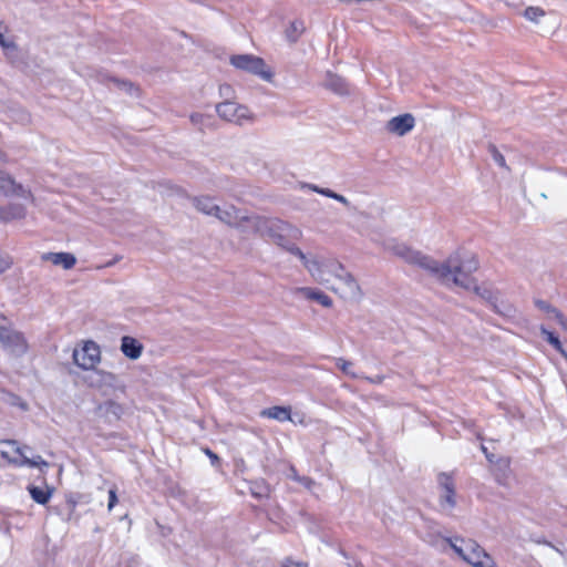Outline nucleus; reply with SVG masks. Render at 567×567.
<instances>
[{"mask_svg":"<svg viewBox=\"0 0 567 567\" xmlns=\"http://www.w3.org/2000/svg\"><path fill=\"white\" fill-rule=\"evenodd\" d=\"M392 251L406 262L424 269L432 277L446 286L454 285L461 288H470L471 279L468 275L478 269V260L472 254H461L456 251L450 255L445 261L440 262L404 244L394 245Z\"/></svg>","mask_w":567,"mask_h":567,"instance_id":"obj_1","label":"nucleus"},{"mask_svg":"<svg viewBox=\"0 0 567 567\" xmlns=\"http://www.w3.org/2000/svg\"><path fill=\"white\" fill-rule=\"evenodd\" d=\"M249 234H257L279 247H286L287 239L298 240L302 236L299 228L287 221L256 215L250 218Z\"/></svg>","mask_w":567,"mask_h":567,"instance_id":"obj_2","label":"nucleus"},{"mask_svg":"<svg viewBox=\"0 0 567 567\" xmlns=\"http://www.w3.org/2000/svg\"><path fill=\"white\" fill-rule=\"evenodd\" d=\"M0 456L2 460L16 466H29V467H48L49 463L44 461L40 455L28 457L25 451L29 450L27 446L20 447L17 441L7 440L0 442Z\"/></svg>","mask_w":567,"mask_h":567,"instance_id":"obj_3","label":"nucleus"},{"mask_svg":"<svg viewBox=\"0 0 567 567\" xmlns=\"http://www.w3.org/2000/svg\"><path fill=\"white\" fill-rule=\"evenodd\" d=\"M230 64L238 70L258 75L264 80H270L271 72L267 69L265 61L252 54H237L230 56Z\"/></svg>","mask_w":567,"mask_h":567,"instance_id":"obj_4","label":"nucleus"},{"mask_svg":"<svg viewBox=\"0 0 567 567\" xmlns=\"http://www.w3.org/2000/svg\"><path fill=\"white\" fill-rule=\"evenodd\" d=\"M215 217L226 225L239 229L244 234H249L250 218H252V215H246L233 205L219 206V212L216 213Z\"/></svg>","mask_w":567,"mask_h":567,"instance_id":"obj_5","label":"nucleus"},{"mask_svg":"<svg viewBox=\"0 0 567 567\" xmlns=\"http://www.w3.org/2000/svg\"><path fill=\"white\" fill-rule=\"evenodd\" d=\"M437 485L441 491L439 503L442 511L451 513L456 506V488L452 474L442 472L437 475Z\"/></svg>","mask_w":567,"mask_h":567,"instance_id":"obj_6","label":"nucleus"},{"mask_svg":"<svg viewBox=\"0 0 567 567\" xmlns=\"http://www.w3.org/2000/svg\"><path fill=\"white\" fill-rule=\"evenodd\" d=\"M472 274L471 272L468 275L470 279H471V287L470 288H464L465 290H471L473 289L474 292L480 297L482 298L483 300L487 301L493 310L499 315H509L511 311H512V307L509 305H504L502 302V305L499 306L497 302H498V292L494 290V288L491 286V285H487V284H483L481 286L476 285L475 281H474V278L472 277Z\"/></svg>","mask_w":567,"mask_h":567,"instance_id":"obj_7","label":"nucleus"},{"mask_svg":"<svg viewBox=\"0 0 567 567\" xmlns=\"http://www.w3.org/2000/svg\"><path fill=\"white\" fill-rule=\"evenodd\" d=\"M100 347L94 341H86L81 349L73 350L74 363L83 369L91 370L100 362Z\"/></svg>","mask_w":567,"mask_h":567,"instance_id":"obj_8","label":"nucleus"},{"mask_svg":"<svg viewBox=\"0 0 567 567\" xmlns=\"http://www.w3.org/2000/svg\"><path fill=\"white\" fill-rule=\"evenodd\" d=\"M216 112L221 118L239 125H241L245 120L250 117L249 111L246 106L231 101H225L217 104Z\"/></svg>","mask_w":567,"mask_h":567,"instance_id":"obj_9","label":"nucleus"},{"mask_svg":"<svg viewBox=\"0 0 567 567\" xmlns=\"http://www.w3.org/2000/svg\"><path fill=\"white\" fill-rule=\"evenodd\" d=\"M316 262V271L310 276L321 285H328L333 277V272L342 270V264L333 259L319 260L313 258Z\"/></svg>","mask_w":567,"mask_h":567,"instance_id":"obj_10","label":"nucleus"},{"mask_svg":"<svg viewBox=\"0 0 567 567\" xmlns=\"http://www.w3.org/2000/svg\"><path fill=\"white\" fill-rule=\"evenodd\" d=\"M415 126V118L412 114L405 113L392 117L386 123V131L398 136H404Z\"/></svg>","mask_w":567,"mask_h":567,"instance_id":"obj_11","label":"nucleus"},{"mask_svg":"<svg viewBox=\"0 0 567 567\" xmlns=\"http://www.w3.org/2000/svg\"><path fill=\"white\" fill-rule=\"evenodd\" d=\"M0 190L4 195H12L27 198L30 196V192L24 189L21 184H17L9 175L0 172Z\"/></svg>","mask_w":567,"mask_h":567,"instance_id":"obj_12","label":"nucleus"},{"mask_svg":"<svg viewBox=\"0 0 567 567\" xmlns=\"http://www.w3.org/2000/svg\"><path fill=\"white\" fill-rule=\"evenodd\" d=\"M92 372L86 377V382L92 388L113 386L116 382L115 374L103 370L91 369Z\"/></svg>","mask_w":567,"mask_h":567,"instance_id":"obj_13","label":"nucleus"},{"mask_svg":"<svg viewBox=\"0 0 567 567\" xmlns=\"http://www.w3.org/2000/svg\"><path fill=\"white\" fill-rule=\"evenodd\" d=\"M323 86L339 95H348L350 93L347 81L330 71L326 73Z\"/></svg>","mask_w":567,"mask_h":567,"instance_id":"obj_14","label":"nucleus"},{"mask_svg":"<svg viewBox=\"0 0 567 567\" xmlns=\"http://www.w3.org/2000/svg\"><path fill=\"white\" fill-rule=\"evenodd\" d=\"M42 260L51 261L55 266H62L63 269H71L76 262V258L71 252H45Z\"/></svg>","mask_w":567,"mask_h":567,"instance_id":"obj_15","label":"nucleus"},{"mask_svg":"<svg viewBox=\"0 0 567 567\" xmlns=\"http://www.w3.org/2000/svg\"><path fill=\"white\" fill-rule=\"evenodd\" d=\"M2 344L17 355L23 354L28 349L23 334L13 330L9 332L8 339Z\"/></svg>","mask_w":567,"mask_h":567,"instance_id":"obj_16","label":"nucleus"},{"mask_svg":"<svg viewBox=\"0 0 567 567\" xmlns=\"http://www.w3.org/2000/svg\"><path fill=\"white\" fill-rule=\"evenodd\" d=\"M121 350L128 359L136 360L142 354L143 344L133 337L124 336L121 340Z\"/></svg>","mask_w":567,"mask_h":567,"instance_id":"obj_17","label":"nucleus"},{"mask_svg":"<svg viewBox=\"0 0 567 567\" xmlns=\"http://www.w3.org/2000/svg\"><path fill=\"white\" fill-rule=\"evenodd\" d=\"M297 293L302 295L305 298L309 300L317 301L321 306L329 308L332 306V299L322 292L321 290L309 288V287H300L297 288Z\"/></svg>","mask_w":567,"mask_h":567,"instance_id":"obj_18","label":"nucleus"},{"mask_svg":"<svg viewBox=\"0 0 567 567\" xmlns=\"http://www.w3.org/2000/svg\"><path fill=\"white\" fill-rule=\"evenodd\" d=\"M25 217V207L21 204H10L6 207H0V220L8 223L16 219Z\"/></svg>","mask_w":567,"mask_h":567,"instance_id":"obj_19","label":"nucleus"},{"mask_svg":"<svg viewBox=\"0 0 567 567\" xmlns=\"http://www.w3.org/2000/svg\"><path fill=\"white\" fill-rule=\"evenodd\" d=\"M449 543L453 550L465 561L466 558H468L474 551L478 550V548L481 547V545L473 539H461V545H457L452 539H449Z\"/></svg>","mask_w":567,"mask_h":567,"instance_id":"obj_20","label":"nucleus"},{"mask_svg":"<svg viewBox=\"0 0 567 567\" xmlns=\"http://www.w3.org/2000/svg\"><path fill=\"white\" fill-rule=\"evenodd\" d=\"M192 200L196 209L205 215L216 216V213L219 212V206L214 203L212 197L198 196L193 197Z\"/></svg>","mask_w":567,"mask_h":567,"instance_id":"obj_21","label":"nucleus"},{"mask_svg":"<svg viewBox=\"0 0 567 567\" xmlns=\"http://www.w3.org/2000/svg\"><path fill=\"white\" fill-rule=\"evenodd\" d=\"M466 561L473 567H497L494 559L481 546L478 550L474 551Z\"/></svg>","mask_w":567,"mask_h":567,"instance_id":"obj_22","label":"nucleus"},{"mask_svg":"<svg viewBox=\"0 0 567 567\" xmlns=\"http://www.w3.org/2000/svg\"><path fill=\"white\" fill-rule=\"evenodd\" d=\"M27 489L31 498L40 505H45L50 501L53 493V488L49 487L48 485H44L43 487L29 485Z\"/></svg>","mask_w":567,"mask_h":567,"instance_id":"obj_23","label":"nucleus"},{"mask_svg":"<svg viewBox=\"0 0 567 567\" xmlns=\"http://www.w3.org/2000/svg\"><path fill=\"white\" fill-rule=\"evenodd\" d=\"M343 286V293L351 298H358L361 296V289L354 277L347 271L346 276H342L338 280Z\"/></svg>","mask_w":567,"mask_h":567,"instance_id":"obj_24","label":"nucleus"},{"mask_svg":"<svg viewBox=\"0 0 567 567\" xmlns=\"http://www.w3.org/2000/svg\"><path fill=\"white\" fill-rule=\"evenodd\" d=\"M260 416L267 419H274L279 422L290 421L291 420V411L286 406H271L268 409H264L260 412Z\"/></svg>","mask_w":567,"mask_h":567,"instance_id":"obj_25","label":"nucleus"},{"mask_svg":"<svg viewBox=\"0 0 567 567\" xmlns=\"http://www.w3.org/2000/svg\"><path fill=\"white\" fill-rule=\"evenodd\" d=\"M282 248L289 251L290 254L297 256L301 260L302 265L305 266L309 274H313L316 271L317 268L313 258H308L307 255L303 254V251L299 247H297L293 244H289V239H287L286 241V247Z\"/></svg>","mask_w":567,"mask_h":567,"instance_id":"obj_26","label":"nucleus"},{"mask_svg":"<svg viewBox=\"0 0 567 567\" xmlns=\"http://www.w3.org/2000/svg\"><path fill=\"white\" fill-rule=\"evenodd\" d=\"M535 306L543 312H545L548 318L555 319L556 317H560V311L553 307L549 302L545 300L537 299L535 300Z\"/></svg>","mask_w":567,"mask_h":567,"instance_id":"obj_27","label":"nucleus"},{"mask_svg":"<svg viewBox=\"0 0 567 567\" xmlns=\"http://www.w3.org/2000/svg\"><path fill=\"white\" fill-rule=\"evenodd\" d=\"M540 334L544 337V339L553 346L556 350H560L561 342L559 338L548 329H546L544 326L540 327Z\"/></svg>","mask_w":567,"mask_h":567,"instance_id":"obj_28","label":"nucleus"},{"mask_svg":"<svg viewBox=\"0 0 567 567\" xmlns=\"http://www.w3.org/2000/svg\"><path fill=\"white\" fill-rule=\"evenodd\" d=\"M487 151L489 153V155L492 156L493 161L501 167L503 168H507V165H506V162H505V157L504 155L498 151V148L496 147V145L489 143L488 146H487Z\"/></svg>","mask_w":567,"mask_h":567,"instance_id":"obj_29","label":"nucleus"},{"mask_svg":"<svg viewBox=\"0 0 567 567\" xmlns=\"http://www.w3.org/2000/svg\"><path fill=\"white\" fill-rule=\"evenodd\" d=\"M523 14L527 20L538 22V19L545 16V11L539 7H527Z\"/></svg>","mask_w":567,"mask_h":567,"instance_id":"obj_30","label":"nucleus"},{"mask_svg":"<svg viewBox=\"0 0 567 567\" xmlns=\"http://www.w3.org/2000/svg\"><path fill=\"white\" fill-rule=\"evenodd\" d=\"M105 410H106V413L113 414L116 419H120V416L123 412V408L118 403L113 402V401H109L106 403Z\"/></svg>","mask_w":567,"mask_h":567,"instance_id":"obj_31","label":"nucleus"},{"mask_svg":"<svg viewBox=\"0 0 567 567\" xmlns=\"http://www.w3.org/2000/svg\"><path fill=\"white\" fill-rule=\"evenodd\" d=\"M337 367L346 374L351 375L352 378H357V375L351 372L350 368L352 367V362L347 361L342 358L337 359Z\"/></svg>","mask_w":567,"mask_h":567,"instance_id":"obj_32","label":"nucleus"},{"mask_svg":"<svg viewBox=\"0 0 567 567\" xmlns=\"http://www.w3.org/2000/svg\"><path fill=\"white\" fill-rule=\"evenodd\" d=\"M118 89L121 90H124L128 93H133V91L137 92V87L134 86L133 83L128 82V81H121V80H117V79H112L111 80Z\"/></svg>","mask_w":567,"mask_h":567,"instance_id":"obj_33","label":"nucleus"},{"mask_svg":"<svg viewBox=\"0 0 567 567\" xmlns=\"http://www.w3.org/2000/svg\"><path fill=\"white\" fill-rule=\"evenodd\" d=\"M251 494L254 497L261 499L267 497L269 494V488L265 484L257 485L255 488H251Z\"/></svg>","mask_w":567,"mask_h":567,"instance_id":"obj_34","label":"nucleus"},{"mask_svg":"<svg viewBox=\"0 0 567 567\" xmlns=\"http://www.w3.org/2000/svg\"><path fill=\"white\" fill-rule=\"evenodd\" d=\"M12 264V258L9 255L0 254V275L7 271Z\"/></svg>","mask_w":567,"mask_h":567,"instance_id":"obj_35","label":"nucleus"},{"mask_svg":"<svg viewBox=\"0 0 567 567\" xmlns=\"http://www.w3.org/2000/svg\"><path fill=\"white\" fill-rule=\"evenodd\" d=\"M2 28H3V25L0 23V45L4 50H16L17 47H16L14 42L4 38Z\"/></svg>","mask_w":567,"mask_h":567,"instance_id":"obj_36","label":"nucleus"},{"mask_svg":"<svg viewBox=\"0 0 567 567\" xmlns=\"http://www.w3.org/2000/svg\"><path fill=\"white\" fill-rule=\"evenodd\" d=\"M116 503H117L116 489L111 488L109 491V504H107L109 511H111L116 505Z\"/></svg>","mask_w":567,"mask_h":567,"instance_id":"obj_37","label":"nucleus"},{"mask_svg":"<svg viewBox=\"0 0 567 567\" xmlns=\"http://www.w3.org/2000/svg\"><path fill=\"white\" fill-rule=\"evenodd\" d=\"M296 481L301 483L302 485H305L308 488H310L311 485L315 483L310 477H307V476L296 477Z\"/></svg>","mask_w":567,"mask_h":567,"instance_id":"obj_38","label":"nucleus"},{"mask_svg":"<svg viewBox=\"0 0 567 567\" xmlns=\"http://www.w3.org/2000/svg\"><path fill=\"white\" fill-rule=\"evenodd\" d=\"M204 118H205V116L203 114H199V113H195V114L190 115V121L195 125L202 124Z\"/></svg>","mask_w":567,"mask_h":567,"instance_id":"obj_39","label":"nucleus"},{"mask_svg":"<svg viewBox=\"0 0 567 567\" xmlns=\"http://www.w3.org/2000/svg\"><path fill=\"white\" fill-rule=\"evenodd\" d=\"M555 320H557V322L560 324V327L567 331V319L565 318V316L563 315V312L560 311V317H556Z\"/></svg>","mask_w":567,"mask_h":567,"instance_id":"obj_40","label":"nucleus"},{"mask_svg":"<svg viewBox=\"0 0 567 567\" xmlns=\"http://www.w3.org/2000/svg\"><path fill=\"white\" fill-rule=\"evenodd\" d=\"M319 194H321V195H323L326 197L334 199L337 193L331 190L330 188H324V189H320Z\"/></svg>","mask_w":567,"mask_h":567,"instance_id":"obj_41","label":"nucleus"},{"mask_svg":"<svg viewBox=\"0 0 567 567\" xmlns=\"http://www.w3.org/2000/svg\"><path fill=\"white\" fill-rule=\"evenodd\" d=\"M10 331H11L10 329H7V328L0 326V341H1V343H3V341L6 339H8V334H9Z\"/></svg>","mask_w":567,"mask_h":567,"instance_id":"obj_42","label":"nucleus"},{"mask_svg":"<svg viewBox=\"0 0 567 567\" xmlns=\"http://www.w3.org/2000/svg\"><path fill=\"white\" fill-rule=\"evenodd\" d=\"M334 200H337V202H339V203L343 204L344 206H349V205H350V202L348 200V198H347V197H344V196H343V195H341V194H338V193L336 194Z\"/></svg>","mask_w":567,"mask_h":567,"instance_id":"obj_43","label":"nucleus"},{"mask_svg":"<svg viewBox=\"0 0 567 567\" xmlns=\"http://www.w3.org/2000/svg\"><path fill=\"white\" fill-rule=\"evenodd\" d=\"M205 453L212 460L213 463L219 461L218 456L209 449H206Z\"/></svg>","mask_w":567,"mask_h":567,"instance_id":"obj_44","label":"nucleus"},{"mask_svg":"<svg viewBox=\"0 0 567 567\" xmlns=\"http://www.w3.org/2000/svg\"><path fill=\"white\" fill-rule=\"evenodd\" d=\"M346 272H347V270H346L344 266L342 265V270L333 272V278L339 280L342 276H346Z\"/></svg>","mask_w":567,"mask_h":567,"instance_id":"obj_45","label":"nucleus"},{"mask_svg":"<svg viewBox=\"0 0 567 567\" xmlns=\"http://www.w3.org/2000/svg\"><path fill=\"white\" fill-rule=\"evenodd\" d=\"M282 567H305V566L299 563L288 561L287 564L282 565Z\"/></svg>","mask_w":567,"mask_h":567,"instance_id":"obj_46","label":"nucleus"},{"mask_svg":"<svg viewBox=\"0 0 567 567\" xmlns=\"http://www.w3.org/2000/svg\"><path fill=\"white\" fill-rule=\"evenodd\" d=\"M566 360H567V350L564 347H560V350H557Z\"/></svg>","mask_w":567,"mask_h":567,"instance_id":"obj_47","label":"nucleus"},{"mask_svg":"<svg viewBox=\"0 0 567 567\" xmlns=\"http://www.w3.org/2000/svg\"><path fill=\"white\" fill-rule=\"evenodd\" d=\"M291 472H292L291 477H292L295 481H296V477H300V476L297 474V472H296V470H295V468H291Z\"/></svg>","mask_w":567,"mask_h":567,"instance_id":"obj_48","label":"nucleus"},{"mask_svg":"<svg viewBox=\"0 0 567 567\" xmlns=\"http://www.w3.org/2000/svg\"><path fill=\"white\" fill-rule=\"evenodd\" d=\"M311 189L319 194V190H320L321 188H320V187H318V186H316V185H312V186H311Z\"/></svg>","mask_w":567,"mask_h":567,"instance_id":"obj_49","label":"nucleus"},{"mask_svg":"<svg viewBox=\"0 0 567 567\" xmlns=\"http://www.w3.org/2000/svg\"><path fill=\"white\" fill-rule=\"evenodd\" d=\"M349 567H364L361 563H357L354 566L349 565Z\"/></svg>","mask_w":567,"mask_h":567,"instance_id":"obj_50","label":"nucleus"},{"mask_svg":"<svg viewBox=\"0 0 567 567\" xmlns=\"http://www.w3.org/2000/svg\"><path fill=\"white\" fill-rule=\"evenodd\" d=\"M381 380L382 379L380 377H378V379H374V380L370 379L371 382H381Z\"/></svg>","mask_w":567,"mask_h":567,"instance_id":"obj_51","label":"nucleus"}]
</instances>
